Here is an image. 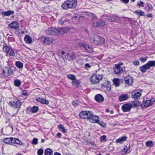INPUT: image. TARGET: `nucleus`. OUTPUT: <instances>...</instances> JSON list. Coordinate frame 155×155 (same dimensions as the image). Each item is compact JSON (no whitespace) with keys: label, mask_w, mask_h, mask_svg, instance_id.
<instances>
[{"label":"nucleus","mask_w":155,"mask_h":155,"mask_svg":"<svg viewBox=\"0 0 155 155\" xmlns=\"http://www.w3.org/2000/svg\"><path fill=\"white\" fill-rule=\"evenodd\" d=\"M147 8L148 11H151L152 10L153 7L152 5L150 4H148Z\"/></svg>","instance_id":"obj_48"},{"label":"nucleus","mask_w":155,"mask_h":155,"mask_svg":"<svg viewBox=\"0 0 155 155\" xmlns=\"http://www.w3.org/2000/svg\"><path fill=\"white\" fill-rule=\"evenodd\" d=\"M9 26L12 29H17L19 28V25L17 21H14L9 25Z\"/></svg>","instance_id":"obj_18"},{"label":"nucleus","mask_w":155,"mask_h":155,"mask_svg":"<svg viewBox=\"0 0 155 155\" xmlns=\"http://www.w3.org/2000/svg\"><path fill=\"white\" fill-rule=\"evenodd\" d=\"M14 144L21 145L22 144V143L18 139L12 137L11 138V144L14 145Z\"/></svg>","instance_id":"obj_20"},{"label":"nucleus","mask_w":155,"mask_h":155,"mask_svg":"<svg viewBox=\"0 0 155 155\" xmlns=\"http://www.w3.org/2000/svg\"><path fill=\"white\" fill-rule=\"evenodd\" d=\"M14 14V11L12 10H9L7 11L3 12H2V15L4 16H9L11 15Z\"/></svg>","instance_id":"obj_26"},{"label":"nucleus","mask_w":155,"mask_h":155,"mask_svg":"<svg viewBox=\"0 0 155 155\" xmlns=\"http://www.w3.org/2000/svg\"><path fill=\"white\" fill-rule=\"evenodd\" d=\"M67 77L68 79L72 80V81L76 79L75 76L72 74L68 75Z\"/></svg>","instance_id":"obj_42"},{"label":"nucleus","mask_w":155,"mask_h":155,"mask_svg":"<svg viewBox=\"0 0 155 155\" xmlns=\"http://www.w3.org/2000/svg\"><path fill=\"white\" fill-rule=\"evenodd\" d=\"M106 110L107 112H108L109 111V110L108 109H106Z\"/></svg>","instance_id":"obj_60"},{"label":"nucleus","mask_w":155,"mask_h":155,"mask_svg":"<svg viewBox=\"0 0 155 155\" xmlns=\"http://www.w3.org/2000/svg\"><path fill=\"white\" fill-rule=\"evenodd\" d=\"M102 88L106 91H110L111 90L110 84L108 81H105V82L101 84Z\"/></svg>","instance_id":"obj_12"},{"label":"nucleus","mask_w":155,"mask_h":155,"mask_svg":"<svg viewBox=\"0 0 155 155\" xmlns=\"http://www.w3.org/2000/svg\"><path fill=\"white\" fill-rule=\"evenodd\" d=\"M62 54L64 55L65 56L66 59L69 61H71L75 59L76 58V56L75 54L73 53H66L64 51H62L61 52Z\"/></svg>","instance_id":"obj_8"},{"label":"nucleus","mask_w":155,"mask_h":155,"mask_svg":"<svg viewBox=\"0 0 155 155\" xmlns=\"http://www.w3.org/2000/svg\"><path fill=\"white\" fill-rule=\"evenodd\" d=\"M79 46L83 48L86 52L91 53L93 51L92 48L87 44L84 43H80L79 44Z\"/></svg>","instance_id":"obj_10"},{"label":"nucleus","mask_w":155,"mask_h":155,"mask_svg":"<svg viewBox=\"0 0 155 155\" xmlns=\"http://www.w3.org/2000/svg\"><path fill=\"white\" fill-rule=\"evenodd\" d=\"M127 139V137L126 136H123L117 139L116 140V142L117 143H121L122 142L126 141Z\"/></svg>","instance_id":"obj_29"},{"label":"nucleus","mask_w":155,"mask_h":155,"mask_svg":"<svg viewBox=\"0 0 155 155\" xmlns=\"http://www.w3.org/2000/svg\"><path fill=\"white\" fill-rule=\"evenodd\" d=\"M72 84L74 87H75L77 88L80 85V82L79 81L76 79L72 81Z\"/></svg>","instance_id":"obj_31"},{"label":"nucleus","mask_w":155,"mask_h":155,"mask_svg":"<svg viewBox=\"0 0 155 155\" xmlns=\"http://www.w3.org/2000/svg\"><path fill=\"white\" fill-rule=\"evenodd\" d=\"M140 103L139 101H133L131 104H130V105L131 108L132 107H137L140 106Z\"/></svg>","instance_id":"obj_32"},{"label":"nucleus","mask_w":155,"mask_h":155,"mask_svg":"<svg viewBox=\"0 0 155 155\" xmlns=\"http://www.w3.org/2000/svg\"><path fill=\"white\" fill-rule=\"evenodd\" d=\"M91 112L90 111H83L81 112L79 115L81 118L88 119Z\"/></svg>","instance_id":"obj_11"},{"label":"nucleus","mask_w":155,"mask_h":155,"mask_svg":"<svg viewBox=\"0 0 155 155\" xmlns=\"http://www.w3.org/2000/svg\"><path fill=\"white\" fill-rule=\"evenodd\" d=\"M21 83L20 81L18 80H16L14 81V84L17 87H19Z\"/></svg>","instance_id":"obj_41"},{"label":"nucleus","mask_w":155,"mask_h":155,"mask_svg":"<svg viewBox=\"0 0 155 155\" xmlns=\"http://www.w3.org/2000/svg\"><path fill=\"white\" fill-rule=\"evenodd\" d=\"M38 139L36 138H34L32 140V143L33 144L36 145L38 144Z\"/></svg>","instance_id":"obj_45"},{"label":"nucleus","mask_w":155,"mask_h":155,"mask_svg":"<svg viewBox=\"0 0 155 155\" xmlns=\"http://www.w3.org/2000/svg\"><path fill=\"white\" fill-rule=\"evenodd\" d=\"M122 109L124 112H127L130 111L131 109L130 104H124L121 107Z\"/></svg>","instance_id":"obj_17"},{"label":"nucleus","mask_w":155,"mask_h":155,"mask_svg":"<svg viewBox=\"0 0 155 155\" xmlns=\"http://www.w3.org/2000/svg\"><path fill=\"white\" fill-rule=\"evenodd\" d=\"M147 57H145V58H140V60L142 62H144L146 61L147 59Z\"/></svg>","instance_id":"obj_47"},{"label":"nucleus","mask_w":155,"mask_h":155,"mask_svg":"<svg viewBox=\"0 0 155 155\" xmlns=\"http://www.w3.org/2000/svg\"><path fill=\"white\" fill-rule=\"evenodd\" d=\"M153 145L152 141H149L146 142V145L147 147H150L153 146Z\"/></svg>","instance_id":"obj_37"},{"label":"nucleus","mask_w":155,"mask_h":155,"mask_svg":"<svg viewBox=\"0 0 155 155\" xmlns=\"http://www.w3.org/2000/svg\"><path fill=\"white\" fill-rule=\"evenodd\" d=\"M26 1L27 2H30V0H26Z\"/></svg>","instance_id":"obj_59"},{"label":"nucleus","mask_w":155,"mask_h":155,"mask_svg":"<svg viewBox=\"0 0 155 155\" xmlns=\"http://www.w3.org/2000/svg\"><path fill=\"white\" fill-rule=\"evenodd\" d=\"M105 25V22L102 20H100L95 23L94 22L93 23V26L95 27H98L101 26H104Z\"/></svg>","instance_id":"obj_25"},{"label":"nucleus","mask_w":155,"mask_h":155,"mask_svg":"<svg viewBox=\"0 0 155 155\" xmlns=\"http://www.w3.org/2000/svg\"><path fill=\"white\" fill-rule=\"evenodd\" d=\"M77 2L76 0H67L61 5V7L63 9L75 8L77 6Z\"/></svg>","instance_id":"obj_1"},{"label":"nucleus","mask_w":155,"mask_h":155,"mask_svg":"<svg viewBox=\"0 0 155 155\" xmlns=\"http://www.w3.org/2000/svg\"><path fill=\"white\" fill-rule=\"evenodd\" d=\"M100 121H98V123H97L99 124H100L102 127H104L106 126V124L103 122L99 123Z\"/></svg>","instance_id":"obj_50"},{"label":"nucleus","mask_w":155,"mask_h":155,"mask_svg":"<svg viewBox=\"0 0 155 155\" xmlns=\"http://www.w3.org/2000/svg\"><path fill=\"white\" fill-rule=\"evenodd\" d=\"M122 1L124 3L127 4L129 2V0H120Z\"/></svg>","instance_id":"obj_54"},{"label":"nucleus","mask_w":155,"mask_h":155,"mask_svg":"<svg viewBox=\"0 0 155 155\" xmlns=\"http://www.w3.org/2000/svg\"><path fill=\"white\" fill-rule=\"evenodd\" d=\"M113 111H111V114H112V113H113Z\"/></svg>","instance_id":"obj_62"},{"label":"nucleus","mask_w":155,"mask_h":155,"mask_svg":"<svg viewBox=\"0 0 155 155\" xmlns=\"http://www.w3.org/2000/svg\"><path fill=\"white\" fill-rule=\"evenodd\" d=\"M53 153V151L51 149L47 148L45 150V155H52Z\"/></svg>","instance_id":"obj_33"},{"label":"nucleus","mask_w":155,"mask_h":155,"mask_svg":"<svg viewBox=\"0 0 155 155\" xmlns=\"http://www.w3.org/2000/svg\"><path fill=\"white\" fill-rule=\"evenodd\" d=\"M114 72L116 74H119L123 72V69L120 65H117L114 68Z\"/></svg>","instance_id":"obj_21"},{"label":"nucleus","mask_w":155,"mask_h":155,"mask_svg":"<svg viewBox=\"0 0 155 155\" xmlns=\"http://www.w3.org/2000/svg\"><path fill=\"white\" fill-rule=\"evenodd\" d=\"M41 40L46 45L51 44L54 41V39L51 38H46L44 36L41 37Z\"/></svg>","instance_id":"obj_13"},{"label":"nucleus","mask_w":155,"mask_h":155,"mask_svg":"<svg viewBox=\"0 0 155 155\" xmlns=\"http://www.w3.org/2000/svg\"><path fill=\"white\" fill-rule=\"evenodd\" d=\"M143 4L144 3L143 2L141 1L140 2V3H139V2L138 3L137 6H138L139 7H142L143 6Z\"/></svg>","instance_id":"obj_49"},{"label":"nucleus","mask_w":155,"mask_h":155,"mask_svg":"<svg viewBox=\"0 0 155 155\" xmlns=\"http://www.w3.org/2000/svg\"><path fill=\"white\" fill-rule=\"evenodd\" d=\"M9 105L14 108H19L22 104V103L20 100L16 101H11L9 102Z\"/></svg>","instance_id":"obj_9"},{"label":"nucleus","mask_w":155,"mask_h":155,"mask_svg":"<svg viewBox=\"0 0 155 155\" xmlns=\"http://www.w3.org/2000/svg\"><path fill=\"white\" fill-rule=\"evenodd\" d=\"M98 155H102L101 154L99 153Z\"/></svg>","instance_id":"obj_63"},{"label":"nucleus","mask_w":155,"mask_h":155,"mask_svg":"<svg viewBox=\"0 0 155 155\" xmlns=\"http://www.w3.org/2000/svg\"><path fill=\"white\" fill-rule=\"evenodd\" d=\"M108 20L111 21H114L117 20V17L115 15L111 14L108 18Z\"/></svg>","instance_id":"obj_30"},{"label":"nucleus","mask_w":155,"mask_h":155,"mask_svg":"<svg viewBox=\"0 0 155 155\" xmlns=\"http://www.w3.org/2000/svg\"><path fill=\"white\" fill-rule=\"evenodd\" d=\"M138 16H143L144 15V13L140 10H136L135 12Z\"/></svg>","instance_id":"obj_36"},{"label":"nucleus","mask_w":155,"mask_h":155,"mask_svg":"<svg viewBox=\"0 0 155 155\" xmlns=\"http://www.w3.org/2000/svg\"><path fill=\"white\" fill-rule=\"evenodd\" d=\"M147 18H151L153 17V15H152V14H148L147 15Z\"/></svg>","instance_id":"obj_55"},{"label":"nucleus","mask_w":155,"mask_h":155,"mask_svg":"<svg viewBox=\"0 0 155 155\" xmlns=\"http://www.w3.org/2000/svg\"><path fill=\"white\" fill-rule=\"evenodd\" d=\"M38 107L37 106H34L32 107H27V110L31 111L33 113H35L38 110Z\"/></svg>","instance_id":"obj_23"},{"label":"nucleus","mask_w":155,"mask_h":155,"mask_svg":"<svg viewBox=\"0 0 155 155\" xmlns=\"http://www.w3.org/2000/svg\"><path fill=\"white\" fill-rule=\"evenodd\" d=\"M153 101L151 100H149L144 101L142 104L141 107L142 108L149 107L153 104Z\"/></svg>","instance_id":"obj_15"},{"label":"nucleus","mask_w":155,"mask_h":155,"mask_svg":"<svg viewBox=\"0 0 155 155\" xmlns=\"http://www.w3.org/2000/svg\"><path fill=\"white\" fill-rule=\"evenodd\" d=\"M58 128L59 130L62 131L64 133H65L67 131V130L65 129L64 127L61 124L59 125Z\"/></svg>","instance_id":"obj_39"},{"label":"nucleus","mask_w":155,"mask_h":155,"mask_svg":"<svg viewBox=\"0 0 155 155\" xmlns=\"http://www.w3.org/2000/svg\"><path fill=\"white\" fill-rule=\"evenodd\" d=\"M15 64L16 66L19 68H21L23 67V64L21 62L19 61L16 62Z\"/></svg>","instance_id":"obj_40"},{"label":"nucleus","mask_w":155,"mask_h":155,"mask_svg":"<svg viewBox=\"0 0 155 155\" xmlns=\"http://www.w3.org/2000/svg\"><path fill=\"white\" fill-rule=\"evenodd\" d=\"M155 66V61H148L147 63L140 68V69L142 73H145L146 72L147 70L150 68L151 67Z\"/></svg>","instance_id":"obj_3"},{"label":"nucleus","mask_w":155,"mask_h":155,"mask_svg":"<svg viewBox=\"0 0 155 155\" xmlns=\"http://www.w3.org/2000/svg\"><path fill=\"white\" fill-rule=\"evenodd\" d=\"M41 141L42 143H43L45 142V140L44 139H42L41 140Z\"/></svg>","instance_id":"obj_58"},{"label":"nucleus","mask_w":155,"mask_h":155,"mask_svg":"<svg viewBox=\"0 0 155 155\" xmlns=\"http://www.w3.org/2000/svg\"><path fill=\"white\" fill-rule=\"evenodd\" d=\"M11 138H5L3 139V142L6 144H11Z\"/></svg>","instance_id":"obj_38"},{"label":"nucleus","mask_w":155,"mask_h":155,"mask_svg":"<svg viewBox=\"0 0 155 155\" xmlns=\"http://www.w3.org/2000/svg\"><path fill=\"white\" fill-rule=\"evenodd\" d=\"M12 0V2H13L14 1V0Z\"/></svg>","instance_id":"obj_64"},{"label":"nucleus","mask_w":155,"mask_h":155,"mask_svg":"<svg viewBox=\"0 0 155 155\" xmlns=\"http://www.w3.org/2000/svg\"><path fill=\"white\" fill-rule=\"evenodd\" d=\"M46 33L48 35H54L59 32L58 29L54 28H50L48 29L46 31Z\"/></svg>","instance_id":"obj_14"},{"label":"nucleus","mask_w":155,"mask_h":155,"mask_svg":"<svg viewBox=\"0 0 155 155\" xmlns=\"http://www.w3.org/2000/svg\"><path fill=\"white\" fill-rule=\"evenodd\" d=\"M89 39L91 43H94L97 45L102 44L104 42V38L97 35H92L89 37Z\"/></svg>","instance_id":"obj_2"},{"label":"nucleus","mask_w":155,"mask_h":155,"mask_svg":"<svg viewBox=\"0 0 155 155\" xmlns=\"http://www.w3.org/2000/svg\"><path fill=\"white\" fill-rule=\"evenodd\" d=\"M22 94L24 96H27V91L26 90H23L22 91Z\"/></svg>","instance_id":"obj_51"},{"label":"nucleus","mask_w":155,"mask_h":155,"mask_svg":"<svg viewBox=\"0 0 155 155\" xmlns=\"http://www.w3.org/2000/svg\"><path fill=\"white\" fill-rule=\"evenodd\" d=\"M44 151L42 149H39L37 151V154L38 155H42L43 154Z\"/></svg>","instance_id":"obj_44"},{"label":"nucleus","mask_w":155,"mask_h":155,"mask_svg":"<svg viewBox=\"0 0 155 155\" xmlns=\"http://www.w3.org/2000/svg\"><path fill=\"white\" fill-rule=\"evenodd\" d=\"M103 78V75L100 74H96L93 75L90 78L91 82L92 84H97Z\"/></svg>","instance_id":"obj_4"},{"label":"nucleus","mask_w":155,"mask_h":155,"mask_svg":"<svg viewBox=\"0 0 155 155\" xmlns=\"http://www.w3.org/2000/svg\"><path fill=\"white\" fill-rule=\"evenodd\" d=\"M88 120L91 122L93 123H98V121H99L98 116L94 114L92 111L89 117Z\"/></svg>","instance_id":"obj_7"},{"label":"nucleus","mask_w":155,"mask_h":155,"mask_svg":"<svg viewBox=\"0 0 155 155\" xmlns=\"http://www.w3.org/2000/svg\"><path fill=\"white\" fill-rule=\"evenodd\" d=\"M59 23L60 24L63 25L64 24L66 21V20L64 18H61V19L58 20Z\"/></svg>","instance_id":"obj_43"},{"label":"nucleus","mask_w":155,"mask_h":155,"mask_svg":"<svg viewBox=\"0 0 155 155\" xmlns=\"http://www.w3.org/2000/svg\"><path fill=\"white\" fill-rule=\"evenodd\" d=\"M12 72V70L9 68L6 67L4 69L1 68L0 74H1L3 77H7L11 75Z\"/></svg>","instance_id":"obj_5"},{"label":"nucleus","mask_w":155,"mask_h":155,"mask_svg":"<svg viewBox=\"0 0 155 155\" xmlns=\"http://www.w3.org/2000/svg\"><path fill=\"white\" fill-rule=\"evenodd\" d=\"M106 137L105 135H103L101 137V140L103 141H106L107 140L106 139Z\"/></svg>","instance_id":"obj_46"},{"label":"nucleus","mask_w":155,"mask_h":155,"mask_svg":"<svg viewBox=\"0 0 155 155\" xmlns=\"http://www.w3.org/2000/svg\"><path fill=\"white\" fill-rule=\"evenodd\" d=\"M3 51L7 54V55L14 57L15 53L13 50L10 47L7 45L6 44L3 45L2 48Z\"/></svg>","instance_id":"obj_6"},{"label":"nucleus","mask_w":155,"mask_h":155,"mask_svg":"<svg viewBox=\"0 0 155 155\" xmlns=\"http://www.w3.org/2000/svg\"><path fill=\"white\" fill-rule=\"evenodd\" d=\"M133 63L135 65H138L139 64V62L138 61H135L133 62Z\"/></svg>","instance_id":"obj_52"},{"label":"nucleus","mask_w":155,"mask_h":155,"mask_svg":"<svg viewBox=\"0 0 155 155\" xmlns=\"http://www.w3.org/2000/svg\"><path fill=\"white\" fill-rule=\"evenodd\" d=\"M56 137L58 138H60L61 137V134L60 133H58L56 135Z\"/></svg>","instance_id":"obj_53"},{"label":"nucleus","mask_w":155,"mask_h":155,"mask_svg":"<svg viewBox=\"0 0 155 155\" xmlns=\"http://www.w3.org/2000/svg\"><path fill=\"white\" fill-rule=\"evenodd\" d=\"M95 100L98 102H101L104 100V98L103 96L100 94L96 95L94 97Z\"/></svg>","instance_id":"obj_22"},{"label":"nucleus","mask_w":155,"mask_h":155,"mask_svg":"<svg viewBox=\"0 0 155 155\" xmlns=\"http://www.w3.org/2000/svg\"><path fill=\"white\" fill-rule=\"evenodd\" d=\"M16 155H22V154H21L18 153L16 154Z\"/></svg>","instance_id":"obj_61"},{"label":"nucleus","mask_w":155,"mask_h":155,"mask_svg":"<svg viewBox=\"0 0 155 155\" xmlns=\"http://www.w3.org/2000/svg\"><path fill=\"white\" fill-rule=\"evenodd\" d=\"M54 155H61V154L59 153L56 152L54 153Z\"/></svg>","instance_id":"obj_57"},{"label":"nucleus","mask_w":155,"mask_h":155,"mask_svg":"<svg viewBox=\"0 0 155 155\" xmlns=\"http://www.w3.org/2000/svg\"><path fill=\"white\" fill-rule=\"evenodd\" d=\"M36 100L38 102H39L44 104L47 105L49 103V102L48 100L42 98H38L36 99Z\"/></svg>","instance_id":"obj_24"},{"label":"nucleus","mask_w":155,"mask_h":155,"mask_svg":"<svg viewBox=\"0 0 155 155\" xmlns=\"http://www.w3.org/2000/svg\"><path fill=\"white\" fill-rule=\"evenodd\" d=\"M128 98V96L126 94L121 95L119 97V100L120 101H123L127 100Z\"/></svg>","instance_id":"obj_28"},{"label":"nucleus","mask_w":155,"mask_h":155,"mask_svg":"<svg viewBox=\"0 0 155 155\" xmlns=\"http://www.w3.org/2000/svg\"><path fill=\"white\" fill-rule=\"evenodd\" d=\"M124 80L125 83L129 85H131L133 83V78L129 75L125 77Z\"/></svg>","instance_id":"obj_16"},{"label":"nucleus","mask_w":155,"mask_h":155,"mask_svg":"<svg viewBox=\"0 0 155 155\" xmlns=\"http://www.w3.org/2000/svg\"><path fill=\"white\" fill-rule=\"evenodd\" d=\"M24 40L26 43L30 44L32 42V40L31 38L28 35H26L25 38Z\"/></svg>","instance_id":"obj_27"},{"label":"nucleus","mask_w":155,"mask_h":155,"mask_svg":"<svg viewBox=\"0 0 155 155\" xmlns=\"http://www.w3.org/2000/svg\"><path fill=\"white\" fill-rule=\"evenodd\" d=\"M141 95L140 93L134 90L131 92V97L134 99H138Z\"/></svg>","instance_id":"obj_19"},{"label":"nucleus","mask_w":155,"mask_h":155,"mask_svg":"<svg viewBox=\"0 0 155 155\" xmlns=\"http://www.w3.org/2000/svg\"><path fill=\"white\" fill-rule=\"evenodd\" d=\"M85 66L86 68H90L91 67V65L88 63L85 64Z\"/></svg>","instance_id":"obj_56"},{"label":"nucleus","mask_w":155,"mask_h":155,"mask_svg":"<svg viewBox=\"0 0 155 155\" xmlns=\"http://www.w3.org/2000/svg\"><path fill=\"white\" fill-rule=\"evenodd\" d=\"M122 152L124 153V154H127L130 153V147H125L122 150Z\"/></svg>","instance_id":"obj_34"},{"label":"nucleus","mask_w":155,"mask_h":155,"mask_svg":"<svg viewBox=\"0 0 155 155\" xmlns=\"http://www.w3.org/2000/svg\"><path fill=\"white\" fill-rule=\"evenodd\" d=\"M113 83L116 87H118L120 86V83L119 79L118 78H115L113 80Z\"/></svg>","instance_id":"obj_35"}]
</instances>
